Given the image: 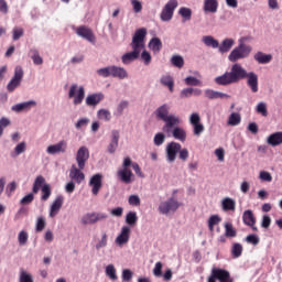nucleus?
<instances>
[{
	"label": "nucleus",
	"mask_w": 282,
	"mask_h": 282,
	"mask_svg": "<svg viewBox=\"0 0 282 282\" xmlns=\"http://www.w3.org/2000/svg\"><path fill=\"white\" fill-rule=\"evenodd\" d=\"M185 83L187 85H191L192 87H199V85H202V82L199 79H197L196 77H193V76L186 77Z\"/></svg>",
	"instance_id": "nucleus-52"
},
{
	"label": "nucleus",
	"mask_w": 282,
	"mask_h": 282,
	"mask_svg": "<svg viewBox=\"0 0 282 282\" xmlns=\"http://www.w3.org/2000/svg\"><path fill=\"white\" fill-rule=\"evenodd\" d=\"M225 237H237V230H235V227H232V223L225 224Z\"/></svg>",
	"instance_id": "nucleus-44"
},
{
	"label": "nucleus",
	"mask_w": 282,
	"mask_h": 282,
	"mask_svg": "<svg viewBox=\"0 0 282 282\" xmlns=\"http://www.w3.org/2000/svg\"><path fill=\"white\" fill-rule=\"evenodd\" d=\"M177 208H180V202L175 198H170L160 204L159 212L161 215H169L170 213H175Z\"/></svg>",
	"instance_id": "nucleus-10"
},
{
	"label": "nucleus",
	"mask_w": 282,
	"mask_h": 282,
	"mask_svg": "<svg viewBox=\"0 0 282 282\" xmlns=\"http://www.w3.org/2000/svg\"><path fill=\"white\" fill-rule=\"evenodd\" d=\"M165 140H166V135H164V133H162V132H159L154 135L153 142H154L155 147H162V144H164Z\"/></svg>",
	"instance_id": "nucleus-51"
},
{
	"label": "nucleus",
	"mask_w": 282,
	"mask_h": 282,
	"mask_svg": "<svg viewBox=\"0 0 282 282\" xmlns=\"http://www.w3.org/2000/svg\"><path fill=\"white\" fill-rule=\"evenodd\" d=\"M268 144L271 147H279L282 144V132H275L268 137Z\"/></svg>",
	"instance_id": "nucleus-33"
},
{
	"label": "nucleus",
	"mask_w": 282,
	"mask_h": 282,
	"mask_svg": "<svg viewBox=\"0 0 282 282\" xmlns=\"http://www.w3.org/2000/svg\"><path fill=\"white\" fill-rule=\"evenodd\" d=\"M67 151V141L62 140L56 144L48 145L46 153L50 155H56V153H65Z\"/></svg>",
	"instance_id": "nucleus-18"
},
{
	"label": "nucleus",
	"mask_w": 282,
	"mask_h": 282,
	"mask_svg": "<svg viewBox=\"0 0 282 282\" xmlns=\"http://www.w3.org/2000/svg\"><path fill=\"white\" fill-rule=\"evenodd\" d=\"M107 248V232H102L101 239L96 243V250Z\"/></svg>",
	"instance_id": "nucleus-54"
},
{
	"label": "nucleus",
	"mask_w": 282,
	"mask_h": 282,
	"mask_svg": "<svg viewBox=\"0 0 282 282\" xmlns=\"http://www.w3.org/2000/svg\"><path fill=\"white\" fill-rule=\"evenodd\" d=\"M257 112L261 113L264 118L268 117V105H265V102H259L257 106Z\"/></svg>",
	"instance_id": "nucleus-53"
},
{
	"label": "nucleus",
	"mask_w": 282,
	"mask_h": 282,
	"mask_svg": "<svg viewBox=\"0 0 282 282\" xmlns=\"http://www.w3.org/2000/svg\"><path fill=\"white\" fill-rule=\"evenodd\" d=\"M177 153H178V160H181L182 162H186V160H188V156H189L188 149L186 148L182 149V144L175 141L167 143L165 148V155L170 164H173V162L177 160Z\"/></svg>",
	"instance_id": "nucleus-2"
},
{
	"label": "nucleus",
	"mask_w": 282,
	"mask_h": 282,
	"mask_svg": "<svg viewBox=\"0 0 282 282\" xmlns=\"http://www.w3.org/2000/svg\"><path fill=\"white\" fill-rule=\"evenodd\" d=\"M28 238H29V236H28L26 231H23V230L20 231L19 236H18V241H19L20 246H25L28 243Z\"/></svg>",
	"instance_id": "nucleus-56"
},
{
	"label": "nucleus",
	"mask_w": 282,
	"mask_h": 282,
	"mask_svg": "<svg viewBox=\"0 0 282 282\" xmlns=\"http://www.w3.org/2000/svg\"><path fill=\"white\" fill-rule=\"evenodd\" d=\"M243 254V246L239 242H235L231 247V257L234 259H239Z\"/></svg>",
	"instance_id": "nucleus-37"
},
{
	"label": "nucleus",
	"mask_w": 282,
	"mask_h": 282,
	"mask_svg": "<svg viewBox=\"0 0 282 282\" xmlns=\"http://www.w3.org/2000/svg\"><path fill=\"white\" fill-rule=\"evenodd\" d=\"M227 124H229V127H237L238 124H241V115L232 112L228 118Z\"/></svg>",
	"instance_id": "nucleus-39"
},
{
	"label": "nucleus",
	"mask_w": 282,
	"mask_h": 282,
	"mask_svg": "<svg viewBox=\"0 0 282 282\" xmlns=\"http://www.w3.org/2000/svg\"><path fill=\"white\" fill-rule=\"evenodd\" d=\"M247 76L248 72L241 67V64H234L230 72H226L221 76L215 78V84L226 87L228 85H235L236 83H239V80H245Z\"/></svg>",
	"instance_id": "nucleus-1"
},
{
	"label": "nucleus",
	"mask_w": 282,
	"mask_h": 282,
	"mask_svg": "<svg viewBox=\"0 0 282 282\" xmlns=\"http://www.w3.org/2000/svg\"><path fill=\"white\" fill-rule=\"evenodd\" d=\"M99 120H105L109 122L111 120V112L107 109H100L97 113Z\"/></svg>",
	"instance_id": "nucleus-49"
},
{
	"label": "nucleus",
	"mask_w": 282,
	"mask_h": 282,
	"mask_svg": "<svg viewBox=\"0 0 282 282\" xmlns=\"http://www.w3.org/2000/svg\"><path fill=\"white\" fill-rule=\"evenodd\" d=\"M128 77L129 74L127 73V69L112 65V78H119V80H124V78Z\"/></svg>",
	"instance_id": "nucleus-31"
},
{
	"label": "nucleus",
	"mask_w": 282,
	"mask_h": 282,
	"mask_svg": "<svg viewBox=\"0 0 282 282\" xmlns=\"http://www.w3.org/2000/svg\"><path fill=\"white\" fill-rule=\"evenodd\" d=\"M242 221L245 226H254L257 224V218L254 217V213L248 209L245 210L242 214Z\"/></svg>",
	"instance_id": "nucleus-27"
},
{
	"label": "nucleus",
	"mask_w": 282,
	"mask_h": 282,
	"mask_svg": "<svg viewBox=\"0 0 282 282\" xmlns=\"http://www.w3.org/2000/svg\"><path fill=\"white\" fill-rule=\"evenodd\" d=\"M24 31L22 28H14L13 29V41H19L21 36H23Z\"/></svg>",
	"instance_id": "nucleus-61"
},
{
	"label": "nucleus",
	"mask_w": 282,
	"mask_h": 282,
	"mask_svg": "<svg viewBox=\"0 0 282 282\" xmlns=\"http://www.w3.org/2000/svg\"><path fill=\"white\" fill-rule=\"evenodd\" d=\"M246 78L248 87H250L253 94H257L259 91V76L251 72L247 73Z\"/></svg>",
	"instance_id": "nucleus-21"
},
{
	"label": "nucleus",
	"mask_w": 282,
	"mask_h": 282,
	"mask_svg": "<svg viewBox=\"0 0 282 282\" xmlns=\"http://www.w3.org/2000/svg\"><path fill=\"white\" fill-rule=\"evenodd\" d=\"M169 111H171V107L166 104L159 107L155 111L156 117H159L160 120L165 122V124L163 126L165 128L173 126V123L177 122V119L180 118L175 115H170Z\"/></svg>",
	"instance_id": "nucleus-5"
},
{
	"label": "nucleus",
	"mask_w": 282,
	"mask_h": 282,
	"mask_svg": "<svg viewBox=\"0 0 282 282\" xmlns=\"http://www.w3.org/2000/svg\"><path fill=\"white\" fill-rule=\"evenodd\" d=\"M89 186H91L93 195H98L100 188H102V174H95L89 181Z\"/></svg>",
	"instance_id": "nucleus-19"
},
{
	"label": "nucleus",
	"mask_w": 282,
	"mask_h": 282,
	"mask_svg": "<svg viewBox=\"0 0 282 282\" xmlns=\"http://www.w3.org/2000/svg\"><path fill=\"white\" fill-rule=\"evenodd\" d=\"M162 268H164V264L162 262H156L153 269L154 276H162Z\"/></svg>",
	"instance_id": "nucleus-58"
},
{
	"label": "nucleus",
	"mask_w": 282,
	"mask_h": 282,
	"mask_svg": "<svg viewBox=\"0 0 282 282\" xmlns=\"http://www.w3.org/2000/svg\"><path fill=\"white\" fill-rule=\"evenodd\" d=\"M232 282V279H230V272L224 270V269H218L214 268L212 270V274L208 278L207 282Z\"/></svg>",
	"instance_id": "nucleus-9"
},
{
	"label": "nucleus",
	"mask_w": 282,
	"mask_h": 282,
	"mask_svg": "<svg viewBox=\"0 0 282 282\" xmlns=\"http://www.w3.org/2000/svg\"><path fill=\"white\" fill-rule=\"evenodd\" d=\"M130 235L131 228L128 226L122 227L120 235L116 238V243H118V246H124V243H129Z\"/></svg>",
	"instance_id": "nucleus-22"
},
{
	"label": "nucleus",
	"mask_w": 282,
	"mask_h": 282,
	"mask_svg": "<svg viewBox=\"0 0 282 282\" xmlns=\"http://www.w3.org/2000/svg\"><path fill=\"white\" fill-rule=\"evenodd\" d=\"M113 66H107L104 68L97 69L98 76H101V78H109V76H112Z\"/></svg>",
	"instance_id": "nucleus-40"
},
{
	"label": "nucleus",
	"mask_w": 282,
	"mask_h": 282,
	"mask_svg": "<svg viewBox=\"0 0 282 282\" xmlns=\"http://www.w3.org/2000/svg\"><path fill=\"white\" fill-rule=\"evenodd\" d=\"M102 100H105V94L102 93L90 94L86 97V105L87 107H97V105H100Z\"/></svg>",
	"instance_id": "nucleus-20"
},
{
	"label": "nucleus",
	"mask_w": 282,
	"mask_h": 282,
	"mask_svg": "<svg viewBox=\"0 0 282 282\" xmlns=\"http://www.w3.org/2000/svg\"><path fill=\"white\" fill-rule=\"evenodd\" d=\"M32 107H36V101L30 100L22 104H17L12 106V111H17V113H20V111H30Z\"/></svg>",
	"instance_id": "nucleus-23"
},
{
	"label": "nucleus",
	"mask_w": 282,
	"mask_h": 282,
	"mask_svg": "<svg viewBox=\"0 0 282 282\" xmlns=\"http://www.w3.org/2000/svg\"><path fill=\"white\" fill-rule=\"evenodd\" d=\"M132 52L126 53L122 57L121 61L123 65H129V63H132V61H137L140 56V48H132Z\"/></svg>",
	"instance_id": "nucleus-24"
},
{
	"label": "nucleus",
	"mask_w": 282,
	"mask_h": 282,
	"mask_svg": "<svg viewBox=\"0 0 282 282\" xmlns=\"http://www.w3.org/2000/svg\"><path fill=\"white\" fill-rule=\"evenodd\" d=\"M181 123L182 120L178 118L176 122L172 123V126H169L167 128L163 127L162 131L163 133H166L167 138L173 135L175 140H180V142H186V130L180 127Z\"/></svg>",
	"instance_id": "nucleus-4"
},
{
	"label": "nucleus",
	"mask_w": 282,
	"mask_h": 282,
	"mask_svg": "<svg viewBox=\"0 0 282 282\" xmlns=\"http://www.w3.org/2000/svg\"><path fill=\"white\" fill-rule=\"evenodd\" d=\"M234 45L235 40L225 39L220 44L218 43V52H220V54H228V52L232 50Z\"/></svg>",
	"instance_id": "nucleus-25"
},
{
	"label": "nucleus",
	"mask_w": 282,
	"mask_h": 282,
	"mask_svg": "<svg viewBox=\"0 0 282 282\" xmlns=\"http://www.w3.org/2000/svg\"><path fill=\"white\" fill-rule=\"evenodd\" d=\"M171 63L174 67L182 69V67H184V57H182L181 55H173L171 58Z\"/></svg>",
	"instance_id": "nucleus-45"
},
{
	"label": "nucleus",
	"mask_w": 282,
	"mask_h": 282,
	"mask_svg": "<svg viewBox=\"0 0 282 282\" xmlns=\"http://www.w3.org/2000/svg\"><path fill=\"white\" fill-rule=\"evenodd\" d=\"M63 202H65V197L62 195L56 196L53 204L51 205L48 217L54 218L56 215H58V213H61V208H63Z\"/></svg>",
	"instance_id": "nucleus-17"
},
{
	"label": "nucleus",
	"mask_w": 282,
	"mask_h": 282,
	"mask_svg": "<svg viewBox=\"0 0 282 282\" xmlns=\"http://www.w3.org/2000/svg\"><path fill=\"white\" fill-rule=\"evenodd\" d=\"M42 188V202H47L52 196V187L50 184H45V177L42 175L37 176L33 184V193L36 195Z\"/></svg>",
	"instance_id": "nucleus-6"
},
{
	"label": "nucleus",
	"mask_w": 282,
	"mask_h": 282,
	"mask_svg": "<svg viewBox=\"0 0 282 282\" xmlns=\"http://www.w3.org/2000/svg\"><path fill=\"white\" fill-rule=\"evenodd\" d=\"M177 8V0H170L164 6L160 19L161 21H171L173 19V14L175 12V9Z\"/></svg>",
	"instance_id": "nucleus-13"
},
{
	"label": "nucleus",
	"mask_w": 282,
	"mask_h": 282,
	"mask_svg": "<svg viewBox=\"0 0 282 282\" xmlns=\"http://www.w3.org/2000/svg\"><path fill=\"white\" fill-rule=\"evenodd\" d=\"M217 8H219V2L217 0L204 1V12H212V14H215V12H217Z\"/></svg>",
	"instance_id": "nucleus-28"
},
{
	"label": "nucleus",
	"mask_w": 282,
	"mask_h": 282,
	"mask_svg": "<svg viewBox=\"0 0 282 282\" xmlns=\"http://www.w3.org/2000/svg\"><path fill=\"white\" fill-rule=\"evenodd\" d=\"M178 14L184 19V21H191L193 17V10L189 8L183 7L178 10Z\"/></svg>",
	"instance_id": "nucleus-41"
},
{
	"label": "nucleus",
	"mask_w": 282,
	"mask_h": 282,
	"mask_svg": "<svg viewBox=\"0 0 282 282\" xmlns=\"http://www.w3.org/2000/svg\"><path fill=\"white\" fill-rule=\"evenodd\" d=\"M30 54L34 65H43V57H41L37 50H31Z\"/></svg>",
	"instance_id": "nucleus-47"
},
{
	"label": "nucleus",
	"mask_w": 282,
	"mask_h": 282,
	"mask_svg": "<svg viewBox=\"0 0 282 282\" xmlns=\"http://www.w3.org/2000/svg\"><path fill=\"white\" fill-rule=\"evenodd\" d=\"M126 223L128 226H135L138 224V214L135 212H129L126 215Z\"/></svg>",
	"instance_id": "nucleus-42"
},
{
	"label": "nucleus",
	"mask_w": 282,
	"mask_h": 282,
	"mask_svg": "<svg viewBox=\"0 0 282 282\" xmlns=\"http://www.w3.org/2000/svg\"><path fill=\"white\" fill-rule=\"evenodd\" d=\"M246 241L247 243H251L252 246H259V236L251 234L249 236L246 237Z\"/></svg>",
	"instance_id": "nucleus-55"
},
{
	"label": "nucleus",
	"mask_w": 282,
	"mask_h": 282,
	"mask_svg": "<svg viewBox=\"0 0 282 282\" xmlns=\"http://www.w3.org/2000/svg\"><path fill=\"white\" fill-rule=\"evenodd\" d=\"M149 47L154 54H160L162 51V40L159 37H153L149 43Z\"/></svg>",
	"instance_id": "nucleus-35"
},
{
	"label": "nucleus",
	"mask_w": 282,
	"mask_h": 282,
	"mask_svg": "<svg viewBox=\"0 0 282 282\" xmlns=\"http://www.w3.org/2000/svg\"><path fill=\"white\" fill-rule=\"evenodd\" d=\"M106 274L109 276L112 281L118 280V275L116 274V267L113 264H108L106 267Z\"/></svg>",
	"instance_id": "nucleus-48"
},
{
	"label": "nucleus",
	"mask_w": 282,
	"mask_h": 282,
	"mask_svg": "<svg viewBox=\"0 0 282 282\" xmlns=\"http://www.w3.org/2000/svg\"><path fill=\"white\" fill-rule=\"evenodd\" d=\"M23 76H24L23 67L17 66L14 68L13 77L11 78L9 84L7 85L8 91H10V93L14 91V89H17V87H19V85H21V80H23Z\"/></svg>",
	"instance_id": "nucleus-11"
},
{
	"label": "nucleus",
	"mask_w": 282,
	"mask_h": 282,
	"mask_svg": "<svg viewBox=\"0 0 282 282\" xmlns=\"http://www.w3.org/2000/svg\"><path fill=\"white\" fill-rule=\"evenodd\" d=\"M129 107V101H120V104L117 106V116H122L124 109Z\"/></svg>",
	"instance_id": "nucleus-57"
},
{
	"label": "nucleus",
	"mask_w": 282,
	"mask_h": 282,
	"mask_svg": "<svg viewBox=\"0 0 282 282\" xmlns=\"http://www.w3.org/2000/svg\"><path fill=\"white\" fill-rule=\"evenodd\" d=\"M85 169H80L78 165L73 164L69 170V177L76 183V184H83L85 182V173H83Z\"/></svg>",
	"instance_id": "nucleus-15"
},
{
	"label": "nucleus",
	"mask_w": 282,
	"mask_h": 282,
	"mask_svg": "<svg viewBox=\"0 0 282 282\" xmlns=\"http://www.w3.org/2000/svg\"><path fill=\"white\" fill-rule=\"evenodd\" d=\"M144 39H147V29L142 28L135 31L132 42H131V47L132 50H140L144 47Z\"/></svg>",
	"instance_id": "nucleus-12"
},
{
	"label": "nucleus",
	"mask_w": 282,
	"mask_h": 282,
	"mask_svg": "<svg viewBox=\"0 0 282 282\" xmlns=\"http://www.w3.org/2000/svg\"><path fill=\"white\" fill-rule=\"evenodd\" d=\"M141 59L143 61L144 65H151V53L143 51L141 53Z\"/></svg>",
	"instance_id": "nucleus-60"
},
{
	"label": "nucleus",
	"mask_w": 282,
	"mask_h": 282,
	"mask_svg": "<svg viewBox=\"0 0 282 282\" xmlns=\"http://www.w3.org/2000/svg\"><path fill=\"white\" fill-rule=\"evenodd\" d=\"M161 85L163 87H167L170 89L171 94H173V88L175 87V80L171 77V75H163L160 79Z\"/></svg>",
	"instance_id": "nucleus-32"
},
{
	"label": "nucleus",
	"mask_w": 282,
	"mask_h": 282,
	"mask_svg": "<svg viewBox=\"0 0 282 282\" xmlns=\"http://www.w3.org/2000/svg\"><path fill=\"white\" fill-rule=\"evenodd\" d=\"M68 98H73V105H83V100H85V87L80 86L78 88V84H72L68 90Z\"/></svg>",
	"instance_id": "nucleus-7"
},
{
	"label": "nucleus",
	"mask_w": 282,
	"mask_h": 282,
	"mask_svg": "<svg viewBox=\"0 0 282 282\" xmlns=\"http://www.w3.org/2000/svg\"><path fill=\"white\" fill-rule=\"evenodd\" d=\"M223 210L228 212V210H235L237 203L235 199L230 197H226L223 199Z\"/></svg>",
	"instance_id": "nucleus-38"
},
{
	"label": "nucleus",
	"mask_w": 282,
	"mask_h": 282,
	"mask_svg": "<svg viewBox=\"0 0 282 282\" xmlns=\"http://www.w3.org/2000/svg\"><path fill=\"white\" fill-rule=\"evenodd\" d=\"M19 282H34V278L31 275V273H29L24 269H21Z\"/></svg>",
	"instance_id": "nucleus-46"
},
{
	"label": "nucleus",
	"mask_w": 282,
	"mask_h": 282,
	"mask_svg": "<svg viewBox=\"0 0 282 282\" xmlns=\"http://www.w3.org/2000/svg\"><path fill=\"white\" fill-rule=\"evenodd\" d=\"M246 41H248V37H240L238 40V46L228 55V61H230V63H237V61H241L242 58H248V56H250L252 46L247 45Z\"/></svg>",
	"instance_id": "nucleus-3"
},
{
	"label": "nucleus",
	"mask_w": 282,
	"mask_h": 282,
	"mask_svg": "<svg viewBox=\"0 0 282 282\" xmlns=\"http://www.w3.org/2000/svg\"><path fill=\"white\" fill-rule=\"evenodd\" d=\"M89 124V118H82L75 123L76 129H83Z\"/></svg>",
	"instance_id": "nucleus-59"
},
{
	"label": "nucleus",
	"mask_w": 282,
	"mask_h": 282,
	"mask_svg": "<svg viewBox=\"0 0 282 282\" xmlns=\"http://www.w3.org/2000/svg\"><path fill=\"white\" fill-rule=\"evenodd\" d=\"M221 223V218L218 215H213L208 219V228L210 232L215 230V226Z\"/></svg>",
	"instance_id": "nucleus-43"
},
{
	"label": "nucleus",
	"mask_w": 282,
	"mask_h": 282,
	"mask_svg": "<svg viewBox=\"0 0 282 282\" xmlns=\"http://www.w3.org/2000/svg\"><path fill=\"white\" fill-rule=\"evenodd\" d=\"M202 41L206 47H213L214 50L219 47V41L215 40L213 35H205L203 36Z\"/></svg>",
	"instance_id": "nucleus-34"
},
{
	"label": "nucleus",
	"mask_w": 282,
	"mask_h": 282,
	"mask_svg": "<svg viewBox=\"0 0 282 282\" xmlns=\"http://www.w3.org/2000/svg\"><path fill=\"white\" fill-rule=\"evenodd\" d=\"M130 206H140V196L131 195L128 199Z\"/></svg>",
	"instance_id": "nucleus-63"
},
{
	"label": "nucleus",
	"mask_w": 282,
	"mask_h": 282,
	"mask_svg": "<svg viewBox=\"0 0 282 282\" xmlns=\"http://www.w3.org/2000/svg\"><path fill=\"white\" fill-rule=\"evenodd\" d=\"M254 61H257L260 65H268V63L272 61V55H267L263 52H258L254 55Z\"/></svg>",
	"instance_id": "nucleus-36"
},
{
	"label": "nucleus",
	"mask_w": 282,
	"mask_h": 282,
	"mask_svg": "<svg viewBox=\"0 0 282 282\" xmlns=\"http://www.w3.org/2000/svg\"><path fill=\"white\" fill-rule=\"evenodd\" d=\"M75 32L77 36L85 39V41H88V43H96V35L94 34V31H91V29L88 26H78Z\"/></svg>",
	"instance_id": "nucleus-14"
},
{
	"label": "nucleus",
	"mask_w": 282,
	"mask_h": 282,
	"mask_svg": "<svg viewBox=\"0 0 282 282\" xmlns=\"http://www.w3.org/2000/svg\"><path fill=\"white\" fill-rule=\"evenodd\" d=\"M87 160H89V150L86 147L79 148L76 154V162L79 169H85V164H87Z\"/></svg>",
	"instance_id": "nucleus-16"
},
{
	"label": "nucleus",
	"mask_w": 282,
	"mask_h": 282,
	"mask_svg": "<svg viewBox=\"0 0 282 282\" xmlns=\"http://www.w3.org/2000/svg\"><path fill=\"white\" fill-rule=\"evenodd\" d=\"M205 96L206 98H208V100H217L218 98L220 99L230 98V95L228 94H224V93H219L210 89L205 90Z\"/></svg>",
	"instance_id": "nucleus-30"
},
{
	"label": "nucleus",
	"mask_w": 282,
	"mask_h": 282,
	"mask_svg": "<svg viewBox=\"0 0 282 282\" xmlns=\"http://www.w3.org/2000/svg\"><path fill=\"white\" fill-rule=\"evenodd\" d=\"M194 135H202L204 133V124L199 123H194Z\"/></svg>",
	"instance_id": "nucleus-64"
},
{
	"label": "nucleus",
	"mask_w": 282,
	"mask_h": 282,
	"mask_svg": "<svg viewBox=\"0 0 282 282\" xmlns=\"http://www.w3.org/2000/svg\"><path fill=\"white\" fill-rule=\"evenodd\" d=\"M118 176L120 177L121 182L124 184H131V177H133V172L129 169H122L118 171Z\"/></svg>",
	"instance_id": "nucleus-29"
},
{
	"label": "nucleus",
	"mask_w": 282,
	"mask_h": 282,
	"mask_svg": "<svg viewBox=\"0 0 282 282\" xmlns=\"http://www.w3.org/2000/svg\"><path fill=\"white\" fill-rule=\"evenodd\" d=\"M107 217L106 213H88L82 217V224H84V226H91L98 224V221H105Z\"/></svg>",
	"instance_id": "nucleus-8"
},
{
	"label": "nucleus",
	"mask_w": 282,
	"mask_h": 282,
	"mask_svg": "<svg viewBox=\"0 0 282 282\" xmlns=\"http://www.w3.org/2000/svg\"><path fill=\"white\" fill-rule=\"evenodd\" d=\"M46 225L47 223H45V217L40 216L36 220V227H35L36 232H43V230H45Z\"/></svg>",
	"instance_id": "nucleus-50"
},
{
	"label": "nucleus",
	"mask_w": 282,
	"mask_h": 282,
	"mask_svg": "<svg viewBox=\"0 0 282 282\" xmlns=\"http://www.w3.org/2000/svg\"><path fill=\"white\" fill-rule=\"evenodd\" d=\"M131 279H133V272L129 269H124L122 271V280L129 282Z\"/></svg>",
	"instance_id": "nucleus-62"
},
{
	"label": "nucleus",
	"mask_w": 282,
	"mask_h": 282,
	"mask_svg": "<svg viewBox=\"0 0 282 282\" xmlns=\"http://www.w3.org/2000/svg\"><path fill=\"white\" fill-rule=\"evenodd\" d=\"M111 135L112 139L108 145V152L116 153V149H118V142L120 140V132L118 130H112Z\"/></svg>",
	"instance_id": "nucleus-26"
}]
</instances>
